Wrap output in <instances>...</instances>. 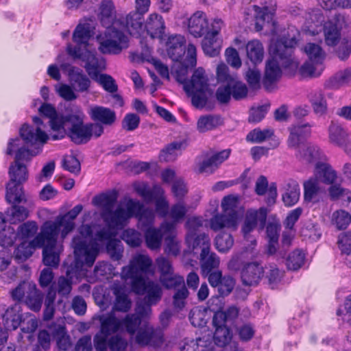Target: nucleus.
<instances>
[{
	"label": "nucleus",
	"mask_w": 351,
	"mask_h": 351,
	"mask_svg": "<svg viewBox=\"0 0 351 351\" xmlns=\"http://www.w3.org/2000/svg\"><path fill=\"white\" fill-rule=\"evenodd\" d=\"M64 117V123L69 122L73 124H80L84 122L85 115L80 107L74 106L71 108L70 113Z\"/></svg>",
	"instance_id": "nucleus-59"
},
{
	"label": "nucleus",
	"mask_w": 351,
	"mask_h": 351,
	"mask_svg": "<svg viewBox=\"0 0 351 351\" xmlns=\"http://www.w3.org/2000/svg\"><path fill=\"white\" fill-rule=\"evenodd\" d=\"M38 230L36 222L28 221L20 225L17 230V235L22 239H27L34 237Z\"/></svg>",
	"instance_id": "nucleus-50"
},
{
	"label": "nucleus",
	"mask_w": 351,
	"mask_h": 351,
	"mask_svg": "<svg viewBox=\"0 0 351 351\" xmlns=\"http://www.w3.org/2000/svg\"><path fill=\"white\" fill-rule=\"evenodd\" d=\"M339 246L342 253L347 256L346 264L351 267V232H346L339 236Z\"/></svg>",
	"instance_id": "nucleus-53"
},
{
	"label": "nucleus",
	"mask_w": 351,
	"mask_h": 351,
	"mask_svg": "<svg viewBox=\"0 0 351 351\" xmlns=\"http://www.w3.org/2000/svg\"><path fill=\"white\" fill-rule=\"evenodd\" d=\"M264 275V268L258 263L246 264L241 270V278L245 286H256Z\"/></svg>",
	"instance_id": "nucleus-29"
},
{
	"label": "nucleus",
	"mask_w": 351,
	"mask_h": 351,
	"mask_svg": "<svg viewBox=\"0 0 351 351\" xmlns=\"http://www.w3.org/2000/svg\"><path fill=\"white\" fill-rule=\"evenodd\" d=\"M56 291L51 287L45 297V321L52 317L54 313V300L56 298Z\"/></svg>",
	"instance_id": "nucleus-61"
},
{
	"label": "nucleus",
	"mask_w": 351,
	"mask_h": 351,
	"mask_svg": "<svg viewBox=\"0 0 351 351\" xmlns=\"http://www.w3.org/2000/svg\"><path fill=\"white\" fill-rule=\"evenodd\" d=\"M151 189L145 182L136 181L132 184V187L135 192L141 197L145 202H151L152 199L156 202V196L154 192V186Z\"/></svg>",
	"instance_id": "nucleus-45"
},
{
	"label": "nucleus",
	"mask_w": 351,
	"mask_h": 351,
	"mask_svg": "<svg viewBox=\"0 0 351 351\" xmlns=\"http://www.w3.org/2000/svg\"><path fill=\"white\" fill-rule=\"evenodd\" d=\"M303 51L308 57V60L300 68V74L302 77H317L320 75L324 69L325 51L319 45L313 43H306L303 48Z\"/></svg>",
	"instance_id": "nucleus-15"
},
{
	"label": "nucleus",
	"mask_w": 351,
	"mask_h": 351,
	"mask_svg": "<svg viewBox=\"0 0 351 351\" xmlns=\"http://www.w3.org/2000/svg\"><path fill=\"white\" fill-rule=\"evenodd\" d=\"M58 94L66 101H72L77 97L74 89L69 85L59 84L56 86Z\"/></svg>",
	"instance_id": "nucleus-63"
},
{
	"label": "nucleus",
	"mask_w": 351,
	"mask_h": 351,
	"mask_svg": "<svg viewBox=\"0 0 351 351\" xmlns=\"http://www.w3.org/2000/svg\"><path fill=\"white\" fill-rule=\"evenodd\" d=\"M90 118L101 125H111L116 120L115 112L108 108L101 106L92 105L88 110Z\"/></svg>",
	"instance_id": "nucleus-30"
},
{
	"label": "nucleus",
	"mask_w": 351,
	"mask_h": 351,
	"mask_svg": "<svg viewBox=\"0 0 351 351\" xmlns=\"http://www.w3.org/2000/svg\"><path fill=\"white\" fill-rule=\"evenodd\" d=\"M208 308L204 306L194 307L190 312L189 319L193 326L195 327L204 326L208 319Z\"/></svg>",
	"instance_id": "nucleus-42"
},
{
	"label": "nucleus",
	"mask_w": 351,
	"mask_h": 351,
	"mask_svg": "<svg viewBox=\"0 0 351 351\" xmlns=\"http://www.w3.org/2000/svg\"><path fill=\"white\" fill-rule=\"evenodd\" d=\"M16 237L18 235L15 232V230L12 227L8 226L0 232V245L3 247L12 246Z\"/></svg>",
	"instance_id": "nucleus-57"
},
{
	"label": "nucleus",
	"mask_w": 351,
	"mask_h": 351,
	"mask_svg": "<svg viewBox=\"0 0 351 351\" xmlns=\"http://www.w3.org/2000/svg\"><path fill=\"white\" fill-rule=\"evenodd\" d=\"M274 132L271 130H260L256 128L251 131L246 136V140L249 142L259 143L269 138Z\"/></svg>",
	"instance_id": "nucleus-55"
},
{
	"label": "nucleus",
	"mask_w": 351,
	"mask_h": 351,
	"mask_svg": "<svg viewBox=\"0 0 351 351\" xmlns=\"http://www.w3.org/2000/svg\"><path fill=\"white\" fill-rule=\"evenodd\" d=\"M341 19H343L338 16L335 23L329 21L323 27L324 17L322 11L319 9H314L305 14V22L302 26V30L307 34L314 36L324 29L326 45L335 46L340 38Z\"/></svg>",
	"instance_id": "nucleus-12"
},
{
	"label": "nucleus",
	"mask_w": 351,
	"mask_h": 351,
	"mask_svg": "<svg viewBox=\"0 0 351 351\" xmlns=\"http://www.w3.org/2000/svg\"><path fill=\"white\" fill-rule=\"evenodd\" d=\"M234 240L231 234L223 233L215 239V246L219 252H227L233 245Z\"/></svg>",
	"instance_id": "nucleus-58"
},
{
	"label": "nucleus",
	"mask_w": 351,
	"mask_h": 351,
	"mask_svg": "<svg viewBox=\"0 0 351 351\" xmlns=\"http://www.w3.org/2000/svg\"><path fill=\"white\" fill-rule=\"evenodd\" d=\"M221 123V118L219 116L205 115L199 117L197 123V128L199 132H206L215 129Z\"/></svg>",
	"instance_id": "nucleus-41"
},
{
	"label": "nucleus",
	"mask_w": 351,
	"mask_h": 351,
	"mask_svg": "<svg viewBox=\"0 0 351 351\" xmlns=\"http://www.w3.org/2000/svg\"><path fill=\"white\" fill-rule=\"evenodd\" d=\"M351 222V215L349 213L339 210L334 212L332 215V223L339 229H345Z\"/></svg>",
	"instance_id": "nucleus-52"
},
{
	"label": "nucleus",
	"mask_w": 351,
	"mask_h": 351,
	"mask_svg": "<svg viewBox=\"0 0 351 351\" xmlns=\"http://www.w3.org/2000/svg\"><path fill=\"white\" fill-rule=\"evenodd\" d=\"M160 281L165 287L169 289H176L185 286L184 278L181 276L173 274V272L167 276L160 277Z\"/></svg>",
	"instance_id": "nucleus-54"
},
{
	"label": "nucleus",
	"mask_w": 351,
	"mask_h": 351,
	"mask_svg": "<svg viewBox=\"0 0 351 351\" xmlns=\"http://www.w3.org/2000/svg\"><path fill=\"white\" fill-rule=\"evenodd\" d=\"M337 315L341 317L343 322L351 320V294L346 298L343 304L337 309Z\"/></svg>",
	"instance_id": "nucleus-64"
},
{
	"label": "nucleus",
	"mask_w": 351,
	"mask_h": 351,
	"mask_svg": "<svg viewBox=\"0 0 351 351\" xmlns=\"http://www.w3.org/2000/svg\"><path fill=\"white\" fill-rule=\"evenodd\" d=\"M94 29L95 27L90 23H80L73 34V40L77 46L69 45L66 51L73 58L84 61V67L88 75L106 91L113 93L117 90L115 80L109 75L99 74L106 68L104 59L97 57L95 53L89 49L88 41L94 33Z\"/></svg>",
	"instance_id": "nucleus-6"
},
{
	"label": "nucleus",
	"mask_w": 351,
	"mask_h": 351,
	"mask_svg": "<svg viewBox=\"0 0 351 351\" xmlns=\"http://www.w3.org/2000/svg\"><path fill=\"white\" fill-rule=\"evenodd\" d=\"M224 26L222 19L215 17L210 22V30L203 36L202 48L204 53L210 57L217 56L221 51V42L218 38L221 29Z\"/></svg>",
	"instance_id": "nucleus-19"
},
{
	"label": "nucleus",
	"mask_w": 351,
	"mask_h": 351,
	"mask_svg": "<svg viewBox=\"0 0 351 351\" xmlns=\"http://www.w3.org/2000/svg\"><path fill=\"white\" fill-rule=\"evenodd\" d=\"M103 133V125L93 123L73 124L69 130V136L76 144L86 143L92 138H98Z\"/></svg>",
	"instance_id": "nucleus-18"
},
{
	"label": "nucleus",
	"mask_w": 351,
	"mask_h": 351,
	"mask_svg": "<svg viewBox=\"0 0 351 351\" xmlns=\"http://www.w3.org/2000/svg\"><path fill=\"white\" fill-rule=\"evenodd\" d=\"M309 100L315 113L323 115L326 112L327 104L321 91H315L309 95Z\"/></svg>",
	"instance_id": "nucleus-44"
},
{
	"label": "nucleus",
	"mask_w": 351,
	"mask_h": 351,
	"mask_svg": "<svg viewBox=\"0 0 351 351\" xmlns=\"http://www.w3.org/2000/svg\"><path fill=\"white\" fill-rule=\"evenodd\" d=\"M92 233L93 230L90 226L82 225L80 228V235L74 237L73 240L72 247L74 250L75 267L78 272L77 276L84 274L82 269L84 266L92 267L93 265L99 254L98 238L95 236V238L93 239Z\"/></svg>",
	"instance_id": "nucleus-11"
},
{
	"label": "nucleus",
	"mask_w": 351,
	"mask_h": 351,
	"mask_svg": "<svg viewBox=\"0 0 351 351\" xmlns=\"http://www.w3.org/2000/svg\"><path fill=\"white\" fill-rule=\"evenodd\" d=\"M36 248H43L42 261L44 262V230L40 228V232L31 241L21 242L14 252V258L19 262H23L29 258Z\"/></svg>",
	"instance_id": "nucleus-21"
},
{
	"label": "nucleus",
	"mask_w": 351,
	"mask_h": 351,
	"mask_svg": "<svg viewBox=\"0 0 351 351\" xmlns=\"http://www.w3.org/2000/svg\"><path fill=\"white\" fill-rule=\"evenodd\" d=\"M247 58L254 64L262 62L264 58V47L263 43L257 39L248 41L245 45Z\"/></svg>",
	"instance_id": "nucleus-35"
},
{
	"label": "nucleus",
	"mask_w": 351,
	"mask_h": 351,
	"mask_svg": "<svg viewBox=\"0 0 351 351\" xmlns=\"http://www.w3.org/2000/svg\"><path fill=\"white\" fill-rule=\"evenodd\" d=\"M97 16L101 25L106 28L95 36L99 51L104 55H119L128 49L130 38L124 26L116 19V10L112 0L101 1Z\"/></svg>",
	"instance_id": "nucleus-7"
},
{
	"label": "nucleus",
	"mask_w": 351,
	"mask_h": 351,
	"mask_svg": "<svg viewBox=\"0 0 351 351\" xmlns=\"http://www.w3.org/2000/svg\"><path fill=\"white\" fill-rule=\"evenodd\" d=\"M121 239L132 247H139L143 243L141 233L134 228L125 230L122 233Z\"/></svg>",
	"instance_id": "nucleus-47"
},
{
	"label": "nucleus",
	"mask_w": 351,
	"mask_h": 351,
	"mask_svg": "<svg viewBox=\"0 0 351 351\" xmlns=\"http://www.w3.org/2000/svg\"><path fill=\"white\" fill-rule=\"evenodd\" d=\"M189 293V291L185 286L177 290L173 297V303L175 308L182 310L184 308Z\"/></svg>",
	"instance_id": "nucleus-60"
},
{
	"label": "nucleus",
	"mask_w": 351,
	"mask_h": 351,
	"mask_svg": "<svg viewBox=\"0 0 351 351\" xmlns=\"http://www.w3.org/2000/svg\"><path fill=\"white\" fill-rule=\"evenodd\" d=\"M221 308V305L219 298H212L208 301V308L211 311L215 312L213 319V323L215 328L226 327L225 323L227 319L225 313L219 310Z\"/></svg>",
	"instance_id": "nucleus-39"
},
{
	"label": "nucleus",
	"mask_w": 351,
	"mask_h": 351,
	"mask_svg": "<svg viewBox=\"0 0 351 351\" xmlns=\"http://www.w3.org/2000/svg\"><path fill=\"white\" fill-rule=\"evenodd\" d=\"M144 32H141V35L136 36V38L144 37L145 35H149L150 38H159L162 40V36L165 33V21L162 16L156 12L150 14L145 25H143Z\"/></svg>",
	"instance_id": "nucleus-25"
},
{
	"label": "nucleus",
	"mask_w": 351,
	"mask_h": 351,
	"mask_svg": "<svg viewBox=\"0 0 351 351\" xmlns=\"http://www.w3.org/2000/svg\"><path fill=\"white\" fill-rule=\"evenodd\" d=\"M91 267L84 266L82 269L84 274L82 276H78V272L77 271V269L75 267V259L74 260L73 265H71L66 269V274L67 278L69 280L66 279L64 277H60L58 280V292L59 294L62 295H67L70 293L71 291V282L75 278L76 280H79L83 277L86 276V271L88 268H90Z\"/></svg>",
	"instance_id": "nucleus-31"
},
{
	"label": "nucleus",
	"mask_w": 351,
	"mask_h": 351,
	"mask_svg": "<svg viewBox=\"0 0 351 351\" xmlns=\"http://www.w3.org/2000/svg\"><path fill=\"white\" fill-rule=\"evenodd\" d=\"M285 193L282 195V200L287 206L295 204L300 198V191L298 183L293 180H288L284 186Z\"/></svg>",
	"instance_id": "nucleus-38"
},
{
	"label": "nucleus",
	"mask_w": 351,
	"mask_h": 351,
	"mask_svg": "<svg viewBox=\"0 0 351 351\" xmlns=\"http://www.w3.org/2000/svg\"><path fill=\"white\" fill-rule=\"evenodd\" d=\"M119 229L109 228L108 230H102L98 232L97 235L98 241H103L108 240L106 245V250L112 259L119 261L123 257V245L121 241L119 239H112V237L117 234Z\"/></svg>",
	"instance_id": "nucleus-22"
},
{
	"label": "nucleus",
	"mask_w": 351,
	"mask_h": 351,
	"mask_svg": "<svg viewBox=\"0 0 351 351\" xmlns=\"http://www.w3.org/2000/svg\"><path fill=\"white\" fill-rule=\"evenodd\" d=\"M3 324L6 330H14L23 321L21 306L19 303L8 308L2 315Z\"/></svg>",
	"instance_id": "nucleus-33"
},
{
	"label": "nucleus",
	"mask_w": 351,
	"mask_h": 351,
	"mask_svg": "<svg viewBox=\"0 0 351 351\" xmlns=\"http://www.w3.org/2000/svg\"><path fill=\"white\" fill-rule=\"evenodd\" d=\"M228 85L230 86L232 95L234 99L239 100L247 96L248 90L246 85L239 81L237 77L234 80H232Z\"/></svg>",
	"instance_id": "nucleus-56"
},
{
	"label": "nucleus",
	"mask_w": 351,
	"mask_h": 351,
	"mask_svg": "<svg viewBox=\"0 0 351 351\" xmlns=\"http://www.w3.org/2000/svg\"><path fill=\"white\" fill-rule=\"evenodd\" d=\"M113 293L115 295V301L113 309L109 314L114 313L115 311L127 312L131 308V301L128 298V291L125 285L114 283L112 286Z\"/></svg>",
	"instance_id": "nucleus-32"
},
{
	"label": "nucleus",
	"mask_w": 351,
	"mask_h": 351,
	"mask_svg": "<svg viewBox=\"0 0 351 351\" xmlns=\"http://www.w3.org/2000/svg\"><path fill=\"white\" fill-rule=\"evenodd\" d=\"M305 254L301 250H295L288 256L286 264L289 269L298 270L304 263Z\"/></svg>",
	"instance_id": "nucleus-48"
},
{
	"label": "nucleus",
	"mask_w": 351,
	"mask_h": 351,
	"mask_svg": "<svg viewBox=\"0 0 351 351\" xmlns=\"http://www.w3.org/2000/svg\"><path fill=\"white\" fill-rule=\"evenodd\" d=\"M185 147L183 141L173 142L162 149L159 155L160 161L170 162L174 160Z\"/></svg>",
	"instance_id": "nucleus-40"
},
{
	"label": "nucleus",
	"mask_w": 351,
	"mask_h": 351,
	"mask_svg": "<svg viewBox=\"0 0 351 351\" xmlns=\"http://www.w3.org/2000/svg\"><path fill=\"white\" fill-rule=\"evenodd\" d=\"M185 38L181 35H171L168 37L165 43V48L169 57L176 63L172 68V72L182 66V63L186 58V51H184ZM187 51V49L186 50Z\"/></svg>",
	"instance_id": "nucleus-20"
},
{
	"label": "nucleus",
	"mask_w": 351,
	"mask_h": 351,
	"mask_svg": "<svg viewBox=\"0 0 351 351\" xmlns=\"http://www.w3.org/2000/svg\"><path fill=\"white\" fill-rule=\"evenodd\" d=\"M154 223V222L151 225L142 226L138 221V226L141 229L147 228L145 231L146 246L151 250H158L162 245L164 234L160 226L158 228L152 227Z\"/></svg>",
	"instance_id": "nucleus-34"
},
{
	"label": "nucleus",
	"mask_w": 351,
	"mask_h": 351,
	"mask_svg": "<svg viewBox=\"0 0 351 351\" xmlns=\"http://www.w3.org/2000/svg\"><path fill=\"white\" fill-rule=\"evenodd\" d=\"M160 228L165 237V252L178 256L180 252V242L176 239L177 231L173 223L165 221L161 223Z\"/></svg>",
	"instance_id": "nucleus-26"
},
{
	"label": "nucleus",
	"mask_w": 351,
	"mask_h": 351,
	"mask_svg": "<svg viewBox=\"0 0 351 351\" xmlns=\"http://www.w3.org/2000/svg\"><path fill=\"white\" fill-rule=\"evenodd\" d=\"M62 166L64 169L72 173L77 174L80 171V163L77 158L72 155L65 156L62 160Z\"/></svg>",
	"instance_id": "nucleus-62"
},
{
	"label": "nucleus",
	"mask_w": 351,
	"mask_h": 351,
	"mask_svg": "<svg viewBox=\"0 0 351 351\" xmlns=\"http://www.w3.org/2000/svg\"><path fill=\"white\" fill-rule=\"evenodd\" d=\"M6 215L7 221L10 223H16L25 220L28 217V211L23 206L14 205L7 212Z\"/></svg>",
	"instance_id": "nucleus-51"
},
{
	"label": "nucleus",
	"mask_w": 351,
	"mask_h": 351,
	"mask_svg": "<svg viewBox=\"0 0 351 351\" xmlns=\"http://www.w3.org/2000/svg\"><path fill=\"white\" fill-rule=\"evenodd\" d=\"M68 75L69 82L77 91L85 92L88 90L90 81L81 69L72 67L70 69Z\"/></svg>",
	"instance_id": "nucleus-36"
},
{
	"label": "nucleus",
	"mask_w": 351,
	"mask_h": 351,
	"mask_svg": "<svg viewBox=\"0 0 351 351\" xmlns=\"http://www.w3.org/2000/svg\"><path fill=\"white\" fill-rule=\"evenodd\" d=\"M197 64V48L193 44L187 46L186 56L182 66L175 71L176 80L183 84L186 93L191 98L192 104L197 108H204L208 99L213 94L208 84V78L202 67L196 69L191 79L187 80L188 69Z\"/></svg>",
	"instance_id": "nucleus-8"
},
{
	"label": "nucleus",
	"mask_w": 351,
	"mask_h": 351,
	"mask_svg": "<svg viewBox=\"0 0 351 351\" xmlns=\"http://www.w3.org/2000/svg\"><path fill=\"white\" fill-rule=\"evenodd\" d=\"M264 274L268 279L269 285L271 289H275L280 282L283 276V271H280L276 265H269L264 269Z\"/></svg>",
	"instance_id": "nucleus-49"
},
{
	"label": "nucleus",
	"mask_w": 351,
	"mask_h": 351,
	"mask_svg": "<svg viewBox=\"0 0 351 351\" xmlns=\"http://www.w3.org/2000/svg\"><path fill=\"white\" fill-rule=\"evenodd\" d=\"M156 202L155 208L158 215L162 218L168 217L171 221L176 228V224L182 221L187 212L188 208L183 202H178L169 207V202L165 195L164 189L158 184L154 186Z\"/></svg>",
	"instance_id": "nucleus-14"
},
{
	"label": "nucleus",
	"mask_w": 351,
	"mask_h": 351,
	"mask_svg": "<svg viewBox=\"0 0 351 351\" xmlns=\"http://www.w3.org/2000/svg\"><path fill=\"white\" fill-rule=\"evenodd\" d=\"M203 11H196L188 19L189 32L195 38H202L210 30V22Z\"/></svg>",
	"instance_id": "nucleus-23"
},
{
	"label": "nucleus",
	"mask_w": 351,
	"mask_h": 351,
	"mask_svg": "<svg viewBox=\"0 0 351 351\" xmlns=\"http://www.w3.org/2000/svg\"><path fill=\"white\" fill-rule=\"evenodd\" d=\"M14 300L23 301L32 311L40 309L43 302V295L32 282L23 281L11 291Z\"/></svg>",
	"instance_id": "nucleus-16"
},
{
	"label": "nucleus",
	"mask_w": 351,
	"mask_h": 351,
	"mask_svg": "<svg viewBox=\"0 0 351 351\" xmlns=\"http://www.w3.org/2000/svg\"><path fill=\"white\" fill-rule=\"evenodd\" d=\"M82 209V205H76L54 222H45V265L54 267L58 265L62 241L74 228L73 221Z\"/></svg>",
	"instance_id": "nucleus-9"
},
{
	"label": "nucleus",
	"mask_w": 351,
	"mask_h": 351,
	"mask_svg": "<svg viewBox=\"0 0 351 351\" xmlns=\"http://www.w3.org/2000/svg\"><path fill=\"white\" fill-rule=\"evenodd\" d=\"M45 117L50 118L49 124L51 130L57 134H48L45 133V142L47 140H57L64 137V117L59 116L54 107L51 105L45 104Z\"/></svg>",
	"instance_id": "nucleus-27"
},
{
	"label": "nucleus",
	"mask_w": 351,
	"mask_h": 351,
	"mask_svg": "<svg viewBox=\"0 0 351 351\" xmlns=\"http://www.w3.org/2000/svg\"><path fill=\"white\" fill-rule=\"evenodd\" d=\"M255 29L261 32L265 29V34L271 35L269 45L271 58L267 61L263 84L267 90H271L282 75V68L295 69L298 62L293 56L294 49L300 40V33L295 26H289L278 34L274 20L275 5L261 8L254 6Z\"/></svg>",
	"instance_id": "nucleus-2"
},
{
	"label": "nucleus",
	"mask_w": 351,
	"mask_h": 351,
	"mask_svg": "<svg viewBox=\"0 0 351 351\" xmlns=\"http://www.w3.org/2000/svg\"><path fill=\"white\" fill-rule=\"evenodd\" d=\"M328 138L330 143L343 148L346 152L351 149L350 134L341 125L332 123L328 128Z\"/></svg>",
	"instance_id": "nucleus-28"
},
{
	"label": "nucleus",
	"mask_w": 351,
	"mask_h": 351,
	"mask_svg": "<svg viewBox=\"0 0 351 351\" xmlns=\"http://www.w3.org/2000/svg\"><path fill=\"white\" fill-rule=\"evenodd\" d=\"M154 268L152 258L147 254H136L130 260L129 265L124 266L121 272V279L129 282L131 290L136 294L146 293L144 302L136 305V313L128 315L124 319L116 317L114 313L101 315L99 317L100 331L94 337V346L97 351H106L108 338L111 334L124 329L133 335L142 324L136 336V342L141 346H159L163 341V335L160 329H154L147 324L152 309L161 298L162 289L159 285L146 280L144 276L154 275Z\"/></svg>",
	"instance_id": "nucleus-1"
},
{
	"label": "nucleus",
	"mask_w": 351,
	"mask_h": 351,
	"mask_svg": "<svg viewBox=\"0 0 351 351\" xmlns=\"http://www.w3.org/2000/svg\"><path fill=\"white\" fill-rule=\"evenodd\" d=\"M118 193L116 191H108L95 196L93 204L101 209V217L108 228L122 229L132 217H134L142 226L151 225L155 221V212L138 200L125 197L114 211L112 209L117 200Z\"/></svg>",
	"instance_id": "nucleus-5"
},
{
	"label": "nucleus",
	"mask_w": 351,
	"mask_h": 351,
	"mask_svg": "<svg viewBox=\"0 0 351 351\" xmlns=\"http://www.w3.org/2000/svg\"><path fill=\"white\" fill-rule=\"evenodd\" d=\"M206 340L199 338L197 340H190L184 342V345L180 347L179 351H213V347L206 343Z\"/></svg>",
	"instance_id": "nucleus-46"
},
{
	"label": "nucleus",
	"mask_w": 351,
	"mask_h": 351,
	"mask_svg": "<svg viewBox=\"0 0 351 351\" xmlns=\"http://www.w3.org/2000/svg\"><path fill=\"white\" fill-rule=\"evenodd\" d=\"M311 125L308 123L293 125L289 130L288 139L289 147L298 149L296 156L299 160L306 164L316 162L314 176L304 183V199L306 202H311L322 191V184L330 185L335 184L338 178L337 171L330 164L318 161L326 159L319 148L315 145L304 143L311 133Z\"/></svg>",
	"instance_id": "nucleus-4"
},
{
	"label": "nucleus",
	"mask_w": 351,
	"mask_h": 351,
	"mask_svg": "<svg viewBox=\"0 0 351 351\" xmlns=\"http://www.w3.org/2000/svg\"><path fill=\"white\" fill-rule=\"evenodd\" d=\"M203 219L199 217L189 218L186 223L188 233L186 243L192 250H201L200 261L203 275H208L213 269L219 265V258L214 253L210 254V239L207 234H200L199 228L203 226Z\"/></svg>",
	"instance_id": "nucleus-10"
},
{
	"label": "nucleus",
	"mask_w": 351,
	"mask_h": 351,
	"mask_svg": "<svg viewBox=\"0 0 351 351\" xmlns=\"http://www.w3.org/2000/svg\"><path fill=\"white\" fill-rule=\"evenodd\" d=\"M240 198L238 195L225 196L221 201L223 215H215L210 221V227L214 231L223 228L236 229L239 220V208Z\"/></svg>",
	"instance_id": "nucleus-13"
},
{
	"label": "nucleus",
	"mask_w": 351,
	"mask_h": 351,
	"mask_svg": "<svg viewBox=\"0 0 351 351\" xmlns=\"http://www.w3.org/2000/svg\"><path fill=\"white\" fill-rule=\"evenodd\" d=\"M351 82V67L338 71L327 82L330 88H338L340 86Z\"/></svg>",
	"instance_id": "nucleus-43"
},
{
	"label": "nucleus",
	"mask_w": 351,
	"mask_h": 351,
	"mask_svg": "<svg viewBox=\"0 0 351 351\" xmlns=\"http://www.w3.org/2000/svg\"><path fill=\"white\" fill-rule=\"evenodd\" d=\"M34 126L24 124L20 129L21 138L10 139L5 151L7 155L14 154V161L9 167L10 180L6 186L5 199L10 204L25 202L23 184L28 179V171L25 162H29L42 151L44 143L43 121L33 117Z\"/></svg>",
	"instance_id": "nucleus-3"
},
{
	"label": "nucleus",
	"mask_w": 351,
	"mask_h": 351,
	"mask_svg": "<svg viewBox=\"0 0 351 351\" xmlns=\"http://www.w3.org/2000/svg\"><path fill=\"white\" fill-rule=\"evenodd\" d=\"M267 215V210L265 208H260L258 210L250 209L247 211L245 219L242 228V231L244 237L249 240L248 234L251 232L257 226H259L261 230H263Z\"/></svg>",
	"instance_id": "nucleus-24"
},
{
	"label": "nucleus",
	"mask_w": 351,
	"mask_h": 351,
	"mask_svg": "<svg viewBox=\"0 0 351 351\" xmlns=\"http://www.w3.org/2000/svg\"><path fill=\"white\" fill-rule=\"evenodd\" d=\"M135 11L130 12L125 18V27L132 36H138L143 29V16L149 10L151 0H135Z\"/></svg>",
	"instance_id": "nucleus-17"
},
{
	"label": "nucleus",
	"mask_w": 351,
	"mask_h": 351,
	"mask_svg": "<svg viewBox=\"0 0 351 351\" xmlns=\"http://www.w3.org/2000/svg\"><path fill=\"white\" fill-rule=\"evenodd\" d=\"M52 335L56 338L58 348L62 350H66L71 345L70 337L66 334L65 327L62 325L56 326L54 330L51 327H49L48 330L45 329V343Z\"/></svg>",
	"instance_id": "nucleus-37"
}]
</instances>
